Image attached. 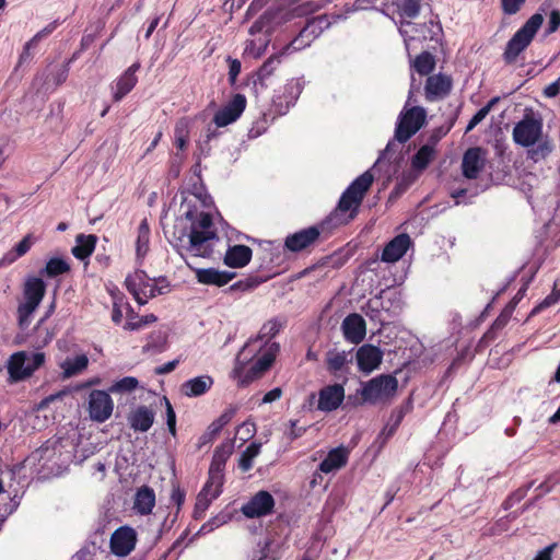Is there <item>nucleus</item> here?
Here are the masks:
<instances>
[{
  "mask_svg": "<svg viewBox=\"0 0 560 560\" xmlns=\"http://www.w3.org/2000/svg\"><path fill=\"white\" fill-rule=\"evenodd\" d=\"M373 182L374 176L370 171L357 177L341 194L335 210L329 215V221H332L336 226L353 221Z\"/></svg>",
  "mask_w": 560,
  "mask_h": 560,
  "instance_id": "1",
  "label": "nucleus"
},
{
  "mask_svg": "<svg viewBox=\"0 0 560 560\" xmlns=\"http://www.w3.org/2000/svg\"><path fill=\"white\" fill-rule=\"evenodd\" d=\"M46 294V283L39 277H28L22 289L23 302L18 305V326L21 330L28 328L33 313Z\"/></svg>",
  "mask_w": 560,
  "mask_h": 560,
  "instance_id": "2",
  "label": "nucleus"
},
{
  "mask_svg": "<svg viewBox=\"0 0 560 560\" xmlns=\"http://www.w3.org/2000/svg\"><path fill=\"white\" fill-rule=\"evenodd\" d=\"M213 225L212 215L208 212H200L198 219L192 222L189 233L188 249L195 256L209 258L213 254L212 240H218V234L211 230Z\"/></svg>",
  "mask_w": 560,
  "mask_h": 560,
  "instance_id": "3",
  "label": "nucleus"
},
{
  "mask_svg": "<svg viewBox=\"0 0 560 560\" xmlns=\"http://www.w3.org/2000/svg\"><path fill=\"white\" fill-rule=\"evenodd\" d=\"M542 22V14L535 13L515 32L506 43L502 55L506 65L514 63L517 57L530 45Z\"/></svg>",
  "mask_w": 560,
  "mask_h": 560,
  "instance_id": "4",
  "label": "nucleus"
},
{
  "mask_svg": "<svg viewBox=\"0 0 560 560\" xmlns=\"http://www.w3.org/2000/svg\"><path fill=\"white\" fill-rule=\"evenodd\" d=\"M398 381L390 374H381L362 384L359 390L361 399L353 402L359 406L364 402L375 405L378 402H388L396 395Z\"/></svg>",
  "mask_w": 560,
  "mask_h": 560,
  "instance_id": "5",
  "label": "nucleus"
},
{
  "mask_svg": "<svg viewBox=\"0 0 560 560\" xmlns=\"http://www.w3.org/2000/svg\"><path fill=\"white\" fill-rule=\"evenodd\" d=\"M324 230L325 222H322L288 234L284 238L283 250L292 254L311 253L322 243Z\"/></svg>",
  "mask_w": 560,
  "mask_h": 560,
  "instance_id": "6",
  "label": "nucleus"
},
{
  "mask_svg": "<svg viewBox=\"0 0 560 560\" xmlns=\"http://www.w3.org/2000/svg\"><path fill=\"white\" fill-rule=\"evenodd\" d=\"M542 136V119L533 112L526 113L514 126L512 137L516 144L530 148Z\"/></svg>",
  "mask_w": 560,
  "mask_h": 560,
  "instance_id": "7",
  "label": "nucleus"
},
{
  "mask_svg": "<svg viewBox=\"0 0 560 560\" xmlns=\"http://www.w3.org/2000/svg\"><path fill=\"white\" fill-rule=\"evenodd\" d=\"M425 110L419 106L411 107L401 113L396 125L395 139L400 143L407 142L421 129L425 121Z\"/></svg>",
  "mask_w": 560,
  "mask_h": 560,
  "instance_id": "8",
  "label": "nucleus"
},
{
  "mask_svg": "<svg viewBox=\"0 0 560 560\" xmlns=\"http://www.w3.org/2000/svg\"><path fill=\"white\" fill-rule=\"evenodd\" d=\"M303 86L299 80H290L272 97L271 108L275 115H284L293 106L302 93Z\"/></svg>",
  "mask_w": 560,
  "mask_h": 560,
  "instance_id": "9",
  "label": "nucleus"
},
{
  "mask_svg": "<svg viewBox=\"0 0 560 560\" xmlns=\"http://www.w3.org/2000/svg\"><path fill=\"white\" fill-rule=\"evenodd\" d=\"M114 409V401L105 390L93 389L89 395V413L92 420L105 422L110 418Z\"/></svg>",
  "mask_w": 560,
  "mask_h": 560,
  "instance_id": "10",
  "label": "nucleus"
},
{
  "mask_svg": "<svg viewBox=\"0 0 560 560\" xmlns=\"http://www.w3.org/2000/svg\"><path fill=\"white\" fill-rule=\"evenodd\" d=\"M247 105L245 95L236 93L232 98L221 107L213 116V122L217 127H225L235 122L244 113Z\"/></svg>",
  "mask_w": 560,
  "mask_h": 560,
  "instance_id": "11",
  "label": "nucleus"
},
{
  "mask_svg": "<svg viewBox=\"0 0 560 560\" xmlns=\"http://www.w3.org/2000/svg\"><path fill=\"white\" fill-rule=\"evenodd\" d=\"M273 508V497L268 491L260 490L242 506L241 511L246 517L256 518L271 514Z\"/></svg>",
  "mask_w": 560,
  "mask_h": 560,
  "instance_id": "12",
  "label": "nucleus"
},
{
  "mask_svg": "<svg viewBox=\"0 0 560 560\" xmlns=\"http://www.w3.org/2000/svg\"><path fill=\"white\" fill-rule=\"evenodd\" d=\"M136 542V530L129 526H121L110 537V550L115 556L126 557L135 549Z\"/></svg>",
  "mask_w": 560,
  "mask_h": 560,
  "instance_id": "13",
  "label": "nucleus"
},
{
  "mask_svg": "<svg viewBox=\"0 0 560 560\" xmlns=\"http://www.w3.org/2000/svg\"><path fill=\"white\" fill-rule=\"evenodd\" d=\"M486 165V152L480 147L466 150L462 160V172L467 179H477Z\"/></svg>",
  "mask_w": 560,
  "mask_h": 560,
  "instance_id": "14",
  "label": "nucleus"
},
{
  "mask_svg": "<svg viewBox=\"0 0 560 560\" xmlns=\"http://www.w3.org/2000/svg\"><path fill=\"white\" fill-rule=\"evenodd\" d=\"M141 68L139 61L133 62L128 67L114 82L112 85L113 101L120 102L138 83L137 72Z\"/></svg>",
  "mask_w": 560,
  "mask_h": 560,
  "instance_id": "15",
  "label": "nucleus"
},
{
  "mask_svg": "<svg viewBox=\"0 0 560 560\" xmlns=\"http://www.w3.org/2000/svg\"><path fill=\"white\" fill-rule=\"evenodd\" d=\"M453 86L452 78L442 73L429 75L425 82V98L429 102L442 100L447 96Z\"/></svg>",
  "mask_w": 560,
  "mask_h": 560,
  "instance_id": "16",
  "label": "nucleus"
},
{
  "mask_svg": "<svg viewBox=\"0 0 560 560\" xmlns=\"http://www.w3.org/2000/svg\"><path fill=\"white\" fill-rule=\"evenodd\" d=\"M341 330L347 341L359 345L365 338L366 323L360 314L351 313L342 320Z\"/></svg>",
  "mask_w": 560,
  "mask_h": 560,
  "instance_id": "17",
  "label": "nucleus"
},
{
  "mask_svg": "<svg viewBox=\"0 0 560 560\" xmlns=\"http://www.w3.org/2000/svg\"><path fill=\"white\" fill-rule=\"evenodd\" d=\"M345 399V388L340 384H332L323 387L318 393L317 409L330 412L339 408Z\"/></svg>",
  "mask_w": 560,
  "mask_h": 560,
  "instance_id": "18",
  "label": "nucleus"
},
{
  "mask_svg": "<svg viewBox=\"0 0 560 560\" xmlns=\"http://www.w3.org/2000/svg\"><path fill=\"white\" fill-rule=\"evenodd\" d=\"M331 25V18L328 14H320L307 20L305 26L301 30L299 36L292 42L296 44L299 40L308 45L313 39L318 37L326 28Z\"/></svg>",
  "mask_w": 560,
  "mask_h": 560,
  "instance_id": "19",
  "label": "nucleus"
},
{
  "mask_svg": "<svg viewBox=\"0 0 560 560\" xmlns=\"http://www.w3.org/2000/svg\"><path fill=\"white\" fill-rule=\"evenodd\" d=\"M383 360L382 350L374 345H363L357 351L358 366L362 372L370 373L377 369Z\"/></svg>",
  "mask_w": 560,
  "mask_h": 560,
  "instance_id": "20",
  "label": "nucleus"
},
{
  "mask_svg": "<svg viewBox=\"0 0 560 560\" xmlns=\"http://www.w3.org/2000/svg\"><path fill=\"white\" fill-rule=\"evenodd\" d=\"M410 244L411 240L408 234H399L395 236L385 245L381 259L385 262L398 261L406 254Z\"/></svg>",
  "mask_w": 560,
  "mask_h": 560,
  "instance_id": "21",
  "label": "nucleus"
},
{
  "mask_svg": "<svg viewBox=\"0 0 560 560\" xmlns=\"http://www.w3.org/2000/svg\"><path fill=\"white\" fill-rule=\"evenodd\" d=\"M196 279L206 285L223 287L228 284L236 273L233 271H221L214 268L195 269Z\"/></svg>",
  "mask_w": 560,
  "mask_h": 560,
  "instance_id": "22",
  "label": "nucleus"
},
{
  "mask_svg": "<svg viewBox=\"0 0 560 560\" xmlns=\"http://www.w3.org/2000/svg\"><path fill=\"white\" fill-rule=\"evenodd\" d=\"M349 459V451L345 446H338L328 452L318 468L322 472L329 474L345 467Z\"/></svg>",
  "mask_w": 560,
  "mask_h": 560,
  "instance_id": "23",
  "label": "nucleus"
},
{
  "mask_svg": "<svg viewBox=\"0 0 560 560\" xmlns=\"http://www.w3.org/2000/svg\"><path fill=\"white\" fill-rule=\"evenodd\" d=\"M128 423L136 432H147L154 422V412L147 406H139L128 415Z\"/></svg>",
  "mask_w": 560,
  "mask_h": 560,
  "instance_id": "24",
  "label": "nucleus"
},
{
  "mask_svg": "<svg viewBox=\"0 0 560 560\" xmlns=\"http://www.w3.org/2000/svg\"><path fill=\"white\" fill-rule=\"evenodd\" d=\"M26 352L19 351L13 353L8 361V372L13 382L22 381L32 375V369H28Z\"/></svg>",
  "mask_w": 560,
  "mask_h": 560,
  "instance_id": "25",
  "label": "nucleus"
},
{
  "mask_svg": "<svg viewBox=\"0 0 560 560\" xmlns=\"http://www.w3.org/2000/svg\"><path fill=\"white\" fill-rule=\"evenodd\" d=\"M253 250L246 245L229 246L223 262L230 268H243L249 264Z\"/></svg>",
  "mask_w": 560,
  "mask_h": 560,
  "instance_id": "26",
  "label": "nucleus"
},
{
  "mask_svg": "<svg viewBox=\"0 0 560 560\" xmlns=\"http://www.w3.org/2000/svg\"><path fill=\"white\" fill-rule=\"evenodd\" d=\"M212 385L213 378L211 376L201 375L184 382L180 390L187 397H198L206 394Z\"/></svg>",
  "mask_w": 560,
  "mask_h": 560,
  "instance_id": "27",
  "label": "nucleus"
},
{
  "mask_svg": "<svg viewBox=\"0 0 560 560\" xmlns=\"http://www.w3.org/2000/svg\"><path fill=\"white\" fill-rule=\"evenodd\" d=\"M155 505V493L149 486L139 488L135 495V510L140 515H149Z\"/></svg>",
  "mask_w": 560,
  "mask_h": 560,
  "instance_id": "28",
  "label": "nucleus"
},
{
  "mask_svg": "<svg viewBox=\"0 0 560 560\" xmlns=\"http://www.w3.org/2000/svg\"><path fill=\"white\" fill-rule=\"evenodd\" d=\"M151 283V279L143 270H136L132 275H128L125 280L126 289L131 295L140 293L144 296Z\"/></svg>",
  "mask_w": 560,
  "mask_h": 560,
  "instance_id": "29",
  "label": "nucleus"
},
{
  "mask_svg": "<svg viewBox=\"0 0 560 560\" xmlns=\"http://www.w3.org/2000/svg\"><path fill=\"white\" fill-rule=\"evenodd\" d=\"M75 246L71 250L72 255L79 260H84L93 254L97 243V236L94 234H79L75 237Z\"/></svg>",
  "mask_w": 560,
  "mask_h": 560,
  "instance_id": "30",
  "label": "nucleus"
},
{
  "mask_svg": "<svg viewBox=\"0 0 560 560\" xmlns=\"http://www.w3.org/2000/svg\"><path fill=\"white\" fill-rule=\"evenodd\" d=\"M401 25L410 26L412 31L418 34V38H422L423 40H439V36L442 33V27L439 23L434 21H429L422 24H413L410 21L404 23Z\"/></svg>",
  "mask_w": 560,
  "mask_h": 560,
  "instance_id": "31",
  "label": "nucleus"
},
{
  "mask_svg": "<svg viewBox=\"0 0 560 560\" xmlns=\"http://www.w3.org/2000/svg\"><path fill=\"white\" fill-rule=\"evenodd\" d=\"M34 244V237L32 234H27L23 237L21 242H19L12 250L4 254V256L0 259V266H8L13 264L20 257L24 256Z\"/></svg>",
  "mask_w": 560,
  "mask_h": 560,
  "instance_id": "32",
  "label": "nucleus"
},
{
  "mask_svg": "<svg viewBox=\"0 0 560 560\" xmlns=\"http://www.w3.org/2000/svg\"><path fill=\"white\" fill-rule=\"evenodd\" d=\"M436 150L423 144L411 159V171L418 175L434 160Z\"/></svg>",
  "mask_w": 560,
  "mask_h": 560,
  "instance_id": "33",
  "label": "nucleus"
},
{
  "mask_svg": "<svg viewBox=\"0 0 560 560\" xmlns=\"http://www.w3.org/2000/svg\"><path fill=\"white\" fill-rule=\"evenodd\" d=\"M232 454V446L228 444H222L214 450L213 457L210 464L209 472L214 475H223V470L226 464L228 458Z\"/></svg>",
  "mask_w": 560,
  "mask_h": 560,
  "instance_id": "34",
  "label": "nucleus"
},
{
  "mask_svg": "<svg viewBox=\"0 0 560 560\" xmlns=\"http://www.w3.org/2000/svg\"><path fill=\"white\" fill-rule=\"evenodd\" d=\"M281 62V55H272L269 57L258 69L255 80V85L259 84L261 88L268 86V79L273 74L276 68Z\"/></svg>",
  "mask_w": 560,
  "mask_h": 560,
  "instance_id": "35",
  "label": "nucleus"
},
{
  "mask_svg": "<svg viewBox=\"0 0 560 560\" xmlns=\"http://www.w3.org/2000/svg\"><path fill=\"white\" fill-rule=\"evenodd\" d=\"M89 365V359L86 354H79L74 358H67L61 363V369L65 377H72L80 374Z\"/></svg>",
  "mask_w": 560,
  "mask_h": 560,
  "instance_id": "36",
  "label": "nucleus"
},
{
  "mask_svg": "<svg viewBox=\"0 0 560 560\" xmlns=\"http://www.w3.org/2000/svg\"><path fill=\"white\" fill-rule=\"evenodd\" d=\"M128 320L124 325L125 330H140L147 325L153 324L158 320V317L154 314H147L143 316H138L132 307L129 305L127 312Z\"/></svg>",
  "mask_w": 560,
  "mask_h": 560,
  "instance_id": "37",
  "label": "nucleus"
},
{
  "mask_svg": "<svg viewBox=\"0 0 560 560\" xmlns=\"http://www.w3.org/2000/svg\"><path fill=\"white\" fill-rule=\"evenodd\" d=\"M52 339L54 332L44 327V324L37 323L33 329L32 335L30 336V345L34 349L40 350L48 346Z\"/></svg>",
  "mask_w": 560,
  "mask_h": 560,
  "instance_id": "38",
  "label": "nucleus"
},
{
  "mask_svg": "<svg viewBox=\"0 0 560 560\" xmlns=\"http://www.w3.org/2000/svg\"><path fill=\"white\" fill-rule=\"evenodd\" d=\"M553 150L552 141L548 137H542L528 151V159L534 162L545 160Z\"/></svg>",
  "mask_w": 560,
  "mask_h": 560,
  "instance_id": "39",
  "label": "nucleus"
},
{
  "mask_svg": "<svg viewBox=\"0 0 560 560\" xmlns=\"http://www.w3.org/2000/svg\"><path fill=\"white\" fill-rule=\"evenodd\" d=\"M435 63V58L431 52L422 51L415 58L412 67L420 75H429L434 70Z\"/></svg>",
  "mask_w": 560,
  "mask_h": 560,
  "instance_id": "40",
  "label": "nucleus"
},
{
  "mask_svg": "<svg viewBox=\"0 0 560 560\" xmlns=\"http://www.w3.org/2000/svg\"><path fill=\"white\" fill-rule=\"evenodd\" d=\"M150 228L147 219L142 220L138 226V236L136 241V252L138 257H144L149 250Z\"/></svg>",
  "mask_w": 560,
  "mask_h": 560,
  "instance_id": "41",
  "label": "nucleus"
},
{
  "mask_svg": "<svg viewBox=\"0 0 560 560\" xmlns=\"http://www.w3.org/2000/svg\"><path fill=\"white\" fill-rule=\"evenodd\" d=\"M346 351H338L336 349L329 350L326 353V368L331 374H337L347 364Z\"/></svg>",
  "mask_w": 560,
  "mask_h": 560,
  "instance_id": "42",
  "label": "nucleus"
},
{
  "mask_svg": "<svg viewBox=\"0 0 560 560\" xmlns=\"http://www.w3.org/2000/svg\"><path fill=\"white\" fill-rule=\"evenodd\" d=\"M224 476L209 472L208 480L202 487L200 494L217 499L222 492Z\"/></svg>",
  "mask_w": 560,
  "mask_h": 560,
  "instance_id": "43",
  "label": "nucleus"
},
{
  "mask_svg": "<svg viewBox=\"0 0 560 560\" xmlns=\"http://www.w3.org/2000/svg\"><path fill=\"white\" fill-rule=\"evenodd\" d=\"M70 271V265L67 262V260L62 258H50L47 262L45 268L40 271L42 275H45L49 278H55L57 276L67 273Z\"/></svg>",
  "mask_w": 560,
  "mask_h": 560,
  "instance_id": "44",
  "label": "nucleus"
},
{
  "mask_svg": "<svg viewBox=\"0 0 560 560\" xmlns=\"http://www.w3.org/2000/svg\"><path fill=\"white\" fill-rule=\"evenodd\" d=\"M260 443H250L241 454L238 467L242 471H248L253 467L254 458L260 453Z\"/></svg>",
  "mask_w": 560,
  "mask_h": 560,
  "instance_id": "45",
  "label": "nucleus"
},
{
  "mask_svg": "<svg viewBox=\"0 0 560 560\" xmlns=\"http://www.w3.org/2000/svg\"><path fill=\"white\" fill-rule=\"evenodd\" d=\"M418 174L413 171L404 172L401 176L397 179V183L395 184L390 197H399L402 194H405L408 188L417 180Z\"/></svg>",
  "mask_w": 560,
  "mask_h": 560,
  "instance_id": "46",
  "label": "nucleus"
},
{
  "mask_svg": "<svg viewBox=\"0 0 560 560\" xmlns=\"http://www.w3.org/2000/svg\"><path fill=\"white\" fill-rule=\"evenodd\" d=\"M413 409V400L412 397L409 396L399 407L395 408L387 422H392V424L396 428H399L405 416Z\"/></svg>",
  "mask_w": 560,
  "mask_h": 560,
  "instance_id": "47",
  "label": "nucleus"
},
{
  "mask_svg": "<svg viewBox=\"0 0 560 560\" xmlns=\"http://www.w3.org/2000/svg\"><path fill=\"white\" fill-rule=\"evenodd\" d=\"M279 350L278 343H272L268 351H266L260 358H258L254 365L258 372L265 373L270 369L276 359V352Z\"/></svg>",
  "mask_w": 560,
  "mask_h": 560,
  "instance_id": "48",
  "label": "nucleus"
},
{
  "mask_svg": "<svg viewBox=\"0 0 560 560\" xmlns=\"http://www.w3.org/2000/svg\"><path fill=\"white\" fill-rule=\"evenodd\" d=\"M188 124L185 118L179 119L174 128L175 145L179 150H185L188 144Z\"/></svg>",
  "mask_w": 560,
  "mask_h": 560,
  "instance_id": "49",
  "label": "nucleus"
},
{
  "mask_svg": "<svg viewBox=\"0 0 560 560\" xmlns=\"http://www.w3.org/2000/svg\"><path fill=\"white\" fill-rule=\"evenodd\" d=\"M165 343H166V336L163 332H161V331L152 332L149 335L148 341L142 348V352H144V353L150 352V351L162 352L165 348Z\"/></svg>",
  "mask_w": 560,
  "mask_h": 560,
  "instance_id": "50",
  "label": "nucleus"
},
{
  "mask_svg": "<svg viewBox=\"0 0 560 560\" xmlns=\"http://www.w3.org/2000/svg\"><path fill=\"white\" fill-rule=\"evenodd\" d=\"M282 324L278 319H270L265 323L258 334V337L255 341H266L268 342L272 339L281 329Z\"/></svg>",
  "mask_w": 560,
  "mask_h": 560,
  "instance_id": "51",
  "label": "nucleus"
},
{
  "mask_svg": "<svg viewBox=\"0 0 560 560\" xmlns=\"http://www.w3.org/2000/svg\"><path fill=\"white\" fill-rule=\"evenodd\" d=\"M498 101V97H493L488 102L487 105L481 107L469 120L466 127V132L471 131L478 124H480L487 117V115Z\"/></svg>",
  "mask_w": 560,
  "mask_h": 560,
  "instance_id": "52",
  "label": "nucleus"
},
{
  "mask_svg": "<svg viewBox=\"0 0 560 560\" xmlns=\"http://www.w3.org/2000/svg\"><path fill=\"white\" fill-rule=\"evenodd\" d=\"M453 126H454V121H451V124L448 126H440V127L434 128L430 132V135L427 139V142H425V145L430 147L433 150H436L435 148H436L438 143L441 141L442 138H444L451 131Z\"/></svg>",
  "mask_w": 560,
  "mask_h": 560,
  "instance_id": "53",
  "label": "nucleus"
},
{
  "mask_svg": "<svg viewBox=\"0 0 560 560\" xmlns=\"http://www.w3.org/2000/svg\"><path fill=\"white\" fill-rule=\"evenodd\" d=\"M420 9V0H402L399 5V15L406 19H415Z\"/></svg>",
  "mask_w": 560,
  "mask_h": 560,
  "instance_id": "54",
  "label": "nucleus"
},
{
  "mask_svg": "<svg viewBox=\"0 0 560 560\" xmlns=\"http://www.w3.org/2000/svg\"><path fill=\"white\" fill-rule=\"evenodd\" d=\"M261 283V280H259L257 277H247L245 279H242L235 283H233L230 288V292H248L257 288Z\"/></svg>",
  "mask_w": 560,
  "mask_h": 560,
  "instance_id": "55",
  "label": "nucleus"
},
{
  "mask_svg": "<svg viewBox=\"0 0 560 560\" xmlns=\"http://www.w3.org/2000/svg\"><path fill=\"white\" fill-rule=\"evenodd\" d=\"M533 487V482L527 483L526 486L520 487L517 490L512 492L506 500L503 502V508L505 510L512 508L515 503L521 502L527 494L528 490Z\"/></svg>",
  "mask_w": 560,
  "mask_h": 560,
  "instance_id": "56",
  "label": "nucleus"
},
{
  "mask_svg": "<svg viewBox=\"0 0 560 560\" xmlns=\"http://www.w3.org/2000/svg\"><path fill=\"white\" fill-rule=\"evenodd\" d=\"M212 500V498L198 493L194 508L192 517L195 520H201L205 516V513L208 510Z\"/></svg>",
  "mask_w": 560,
  "mask_h": 560,
  "instance_id": "57",
  "label": "nucleus"
},
{
  "mask_svg": "<svg viewBox=\"0 0 560 560\" xmlns=\"http://www.w3.org/2000/svg\"><path fill=\"white\" fill-rule=\"evenodd\" d=\"M186 491L177 482L172 483L171 501L176 505V515L185 503Z\"/></svg>",
  "mask_w": 560,
  "mask_h": 560,
  "instance_id": "58",
  "label": "nucleus"
},
{
  "mask_svg": "<svg viewBox=\"0 0 560 560\" xmlns=\"http://www.w3.org/2000/svg\"><path fill=\"white\" fill-rule=\"evenodd\" d=\"M139 382L136 377L132 376H126L121 378L120 381L116 382L112 390L113 392H131L137 388Z\"/></svg>",
  "mask_w": 560,
  "mask_h": 560,
  "instance_id": "59",
  "label": "nucleus"
},
{
  "mask_svg": "<svg viewBox=\"0 0 560 560\" xmlns=\"http://www.w3.org/2000/svg\"><path fill=\"white\" fill-rule=\"evenodd\" d=\"M501 9L505 15H514L521 11L526 0H501Z\"/></svg>",
  "mask_w": 560,
  "mask_h": 560,
  "instance_id": "60",
  "label": "nucleus"
},
{
  "mask_svg": "<svg viewBox=\"0 0 560 560\" xmlns=\"http://www.w3.org/2000/svg\"><path fill=\"white\" fill-rule=\"evenodd\" d=\"M560 300V293L558 292H552L550 293L549 295H547L538 305H536L532 312H530V316H534V315H537L539 314L540 312H542L544 310H546L547 307L556 304L558 301Z\"/></svg>",
  "mask_w": 560,
  "mask_h": 560,
  "instance_id": "61",
  "label": "nucleus"
},
{
  "mask_svg": "<svg viewBox=\"0 0 560 560\" xmlns=\"http://www.w3.org/2000/svg\"><path fill=\"white\" fill-rule=\"evenodd\" d=\"M163 400L165 402V409H166V424H167L170 433L173 436H175L176 435V413L173 409L171 401L167 399V397H163Z\"/></svg>",
  "mask_w": 560,
  "mask_h": 560,
  "instance_id": "62",
  "label": "nucleus"
},
{
  "mask_svg": "<svg viewBox=\"0 0 560 560\" xmlns=\"http://www.w3.org/2000/svg\"><path fill=\"white\" fill-rule=\"evenodd\" d=\"M229 62V83L234 85L236 83L237 75L241 72L242 65L238 59L228 57Z\"/></svg>",
  "mask_w": 560,
  "mask_h": 560,
  "instance_id": "63",
  "label": "nucleus"
},
{
  "mask_svg": "<svg viewBox=\"0 0 560 560\" xmlns=\"http://www.w3.org/2000/svg\"><path fill=\"white\" fill-rule=\"evenodd\" d=\"M267 126H268L267 115L262 114V116L258 120L253 122V126L249 129L250 137H255V138L259 137L260 135H262L266 131Z\"/></svg>",
  "mask_w": 560,
  "mask_h": 560,
  "instance_id": "64",
  "label": "nucleus"
}]
</instances>
